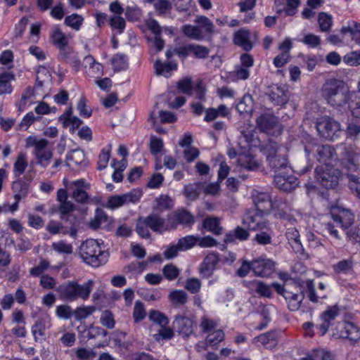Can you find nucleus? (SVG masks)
Returning <instances> with one entry per match:
<instances>
[{"instance_id": "17", "label": "nucleus", "mask_w": 360, "mask_h": 360, "mask_svg": "<svg viewBox=\"0 0 360 360\" xmlns=\"http://www.w3.org/2000/svg\"><path fill=\"white\" fill-rule=\"evenodd\" d=\"M340 309L338 305L328 307L326 310L320 315L321 323L317 327L320 335H324L328 330L330 322L336 319L340 314Z\"/></svg>"}, {"instance_id": "4", "label": "nucleus", "mask_w": 360, "mask_h": 360, "mask_svg": "<svg viewBox=\"0 0 360 360\" xmlns=\"http://www.w3.org/2000/svg\"><path fill=\"white\" fill-rule=\"evenodd\" d=\"M79 255L86 264L98 267L105 264L108 259V255L101 248L98 240L88 239L83 242L79 248Z\"/></svg>"}, {"instance_id": "20", "label": "nucleus", "mask_w": 360, "mask_h": 360, "mask_svg": "<svg viewBox=\"0 0 360 360\" xmlns=\"http://www.w3.org/2000/svg\"><path fill=\"white\" fill-rule=\"evenodd\" d=\"M83 68L90 77H98L103 74V66L97 62L91 55H88L83 60Z\"/></svg>"}, {"instance_id": "23", "label": "nucleus", "mask_w": 360, "mask_h": 360, "mask_svg": "<svg viewBox=\"0 0 360 360\" xmlns=\"http://www.w3.org/2000/svg\"><path fill=\"white\" fill-rule=\"evenodd\" d=\"M15 80V74L9 70L0 72V95L11 94L13 87L12 82Z\"/></svg>"}, {"instance_id": "26", "label": "nucleus", "mask_w": 360, "mask_h": 360, "mask_svg": "<svg viewBox=\"0 0 360 360\" xmlns=\"http://www.w3.org/2000/svg\"><path fill=\"white\" fill-rule=\"evenodd\" d=\"M218 262L219 257L217 253L212 252L208 254L201 264L200 269V274L205 278L210 276Z\"/></svg>"}, {"instance_id": "42", "label": "nucleus", "mask_w": 360, "mask_h": 360, "mask_svg": "<svg viewBox=\"0 0 360 360\" xmlns=\"http://www.w3.org/2000/svg\"><path fill=\"white\" fill-rule=\"evenodd\" d=\"M269 98L277 105H283L287 100L286 92L285 86H275L273 87L269 95Z\"/></svg>"}, {"instance_id": "52", "label": "nucleus", "mask_w": 360, "mask_h": 360, "mask_svg": "<svg viewBox=\"0 0 360 360\" xmlns=\"http://www.w3.org/2000/svg\"><path fill=\"white\" fill-rule=\"evenodd\" d=\"M225 333L221 329L215 330L210 333L206 338L207 344L210 346H217L224 340Z\"/></svg>"}, {"instance_id": "49", "label": "nucleus", "mask_w": 360, "mask_h": 360, "mask_svg": "<svg viewBox=\"0 0 360 360\" xmlns=\"http://www.w3.org/2000/svg\"><path fill=\"white\" fill-rule=\"evenodd\" d=\"M148 317L151 321L160 327L167 326L169 323V318L163 313L157 310H150Z\"/></svg>"}, {"instance_id": "2", "label": "nucleus", "mask_w": 360, "mask_h": 360, "mask_svg": "<svg viewBox=\"0 0 360 360\" xmlns=\"http://www.w3.org/2000/svg\"><path fill=\"white\" fill-rule=\"evenodd\" d=\"M353 91L341 80L330 79L326 81L321 89V97L330 106L338 108L346 105Z\"/></svg>"}, {"instance_id": "54", "label": "nucleus", "mask_w": 360, "mask_h": 360, "mask_svg": "<svg viewBox=\"0 0 360 360\" xmlns=\"http://www.w3.org/2000/svg\"><path fill=\"white\" fill-rule=\"evenodd\" d=\"M110 152H111V146L108 145L106 147H104L99 155L98 160V169L99 170L104 169L107 167L110 158Z\"/></svg>"}, {"instance_id": "15", "label": "nucleus", "mask_w": 360, "mask_h": 360, "mask_svg": "<svg viewBox=\"0 0 360 360\" xmlns=\"http://www.w3.org/2000/svg\"><path fill=\"white\" fill-rule=\"evenodd\" d=\"M330 214L334 221L340 224L344 229H348L354 223V215L348 209L340 207H333Z\"/></svg>"}, {"instance_id": "59", "label": "nucleus", "mask_w": 360, "mask_h": 360, "mask_svg": "<svg viewBox=\"0 0 360 360\" xmlns=\"http://www.w3.org/2000/svg\"><path fill=\"white\" fill-rule=\"evenodd\" d=\"M194 84L192 82V80L189 77L183 78L177 82L176 87L178 90L186 95L191 96L193 95V88Z\"/></svg>"}, {"instance_id": "19", "label": "nucleus", "mask_w": 360, "mask_h": 360, "mask_svg": "<svg viewBox=\"0 0 360 360\" xmlns=\"http://www.w3.org/2000/svg\"><path fill=\"white\" fill-rule=\"evenodd\" d=\"M266 160L269 166L275 169V173L284 170H288L290 172H292V167L290 165H288L285 157L278 154L277 150H275L273 154L268 153L266 155Z\"/></svg>"}, {"instance_id": "51", "label": "nucleus", "mask_w": 360, "mask_h": 360, "mask_svg": "<svg viewBox=\"0 0 360 360\" xmlns=\"http://www.w3.org/2000/svg\"><path fill=\"white\" fill-rule=\"evenodd\" d=\"M149 148L151 154L155 157L159 155L164 150V143L162 139L155 136L150 138Z\"/></svg>"}, {"instance_id": "41", "label": "nucleus", "mask_w": 360, "mask_h": 360, "mask_svg": "<svg viewBox=\"0 0 360 360\" xmlns=\"http://www.w3.org/2000/svg\"><path fill=\"white\" fill-rule=\"evenodd\" d=\"M317 21L320 31L329 32L333 25V16L326 12H320L318 14Z\"/></svg>"}, {"instance_id": "39", "label": "nucleus", "mask_w": 360, "mask_h": 360, "mask_svg": "<svg viewBox=\"0 0 360 360\" xmlns=\"http://www.w3.org/2000/svg\"><path fill=\"white\" fill-rule=\"evenodd\" d=\"M154 68L157 75L168 77L172 70L177 69V64L174 61L162 63L158 60L154 63Z\"/></svg>"}, {"instance_id": "34", "label": "nucleus", "mask_w": 360, "mask_h": 360, "mask_svg": "<svg viewBox=\"0 0 360 360\" xmlns=\"http://www.w3.org/2000/svg\"><path fill=\"white\" fill-rule=\"evenodd\" d=\"M254 342H260L265 348L274 349L278 343L277 335L274 332L262 334L254 338Z\"/></svg>"}, {"instance_id": "33", "label": "nucleus", "mask_w": 360, "mask_h": 360, "mask_svg": "<svg viewBox=\"0 0 360 360\" xmlns=\"http://www.w3.org/2000/svg\"><path fill=\"white\" fill-rule=\"evenodd\" d=\"M249 237L250 233L248 230L240 226H237L235 229L225 235L224 242L226 243H230L235 242L236 240L244 241L247 240Z\"/></svg>"}, {"instance_id": "1", "label": "nucleus", "mask_w": 360, "mask_h": 360, "mask_svg": "<svg viewBox=\"0 0 360 360\" xmlns=\"http://www.w3.org/2000/svg\"><path fill=\"white\" fill-rule=\"evenodd\" d=\"M255 209L249 210L243 218V224L251 231H262L269 228L266 216L269 214L271 200L266 193L258 194L254 199Z\"/></svg>"}, {"instance_id": "64", "label": "nucleus", "mask_w": 360, "mask_h": 360, "mask_svg": "<svg viewBox=\"0 0 360 360\" xmlns=\"http://www.w3.org/2000/svg\"><path fill=\"white\" fill-rule=\"evenodd\" d=\"M101 323L108 329H112L115 326V320L113 314L109 310L102 312L100 318Z\"/></svg>"}, {"instance_id": "30", "label": "nucleus", "mask_w": 360, "mask_h": 360, "mask_svg": "<svg viewBox=\"0 0 360 360\" xmlns=\"http://www.w3.org/2000/svg\"><path fill=\"white\" fill-rule=\"evenodd\" d=\"M340 34L344 36L349 33L352 40L360 46V23L356 21H349L347 25L341 27Z\"/></svg>"}, {"instance_id": "12", "label": "nucleus", "mask_w": 360, "mask_h": 360, "mask_svg": "<svg viewBox=\"0 0 360 360\" xmlns=\"http://www.w3.org/2000/svg\"><path fill=\"white\" fill-rule=\"evenodd\" d=\"M196 327L197 325L193 316L177 314L173 321L174 329L180 336L184 338H188L194 334Z\"/></svg>"}, {"instance_id": "40", "label": "nucleus", "mask_w": 360, "mask_h": 360, "mask_svg": "<svg viewBox=\"0 0 360 360\" xmlns=\"http://www.w3.org/2000/svg\"><path fill=\"white\" fill-rule=\"evenodd\" d=\"M342 165L347 172H358L360 170V154L349 155L342 160Z\"/></svg>"}, {"instance_id": "60", "label": "nucleus", "mask_w": 360, "mask_h": 360, "mask_svg": "<svg viewBox=\"0 0 360 360\" xmlns=\"http://www.w3.org/2000/svg\"><path fill=\"white\" fill-rule=\"evenodd\" d=\"M157 206L156 210H169L174 206V201L169 196L167 195H161L156 199Z\"/></svg>"}, {"instance_id": "11", "label": "nucleus", "mask_w": 360, "mask_h": 360, "mask_svg": "<svg viewBox=\"0 0 360 360\" xmlns=\"http://www.w3.org/2000/svg\"><path fill=\"white\" fill-rule=\"evenodd\" d=\"M63 184L67 190L71 192L72 198L81 204H85L88 202L89 196L86 191L89 188V184L84 179H79L68 182L67 179H63Z\"/></svg>"}, {"instance_id": "5", "label": "nucleus", "mask_w": 360, "mask_h": 360, "mask_svg": "<svg viewBox=\"0 0 360 360\" xmlns=\"http://www.w3.org/2000/svg\"><path fill=\"white\" fill-rule=\"evenodd\" d=\"M25 148L32 149V154L38 165L46 168L50 165L53 151L48 140L37 136H29L25 139Z\"/></svg>"}, {"instance_id": "18", "label": "nucleus", "mask_w": 360, "mask_h": 360, "mask_svg": "<svg viewBox=\"0 0 360 360\" xmlns=\"http://www.w3.org/2000/svg\"><path fill=\"white\" fill-rule=\"evenodd\" d=\"M252 271L258 276H269L274 271V263L269 259H255L252 261Z\"/></svg>"}, {"instance_id": "10", "label": "nucleus", "mask_w": 360, "mask_h": 360, "mask_svg": "<svg viewBox=\"0 0 360 360\" xmlns=\"http://www.w3.org/2000/svg\"><path fill=\"white\" fill-rule=\"evenodd\" d=\"M315 173L316 181L326 189L333 188L338 184L340 173L333 167L319 165L315 169Z\"/></svg>"}, {"instance_id": "31", "label": "nucleus", "mask_w": 360, "mask_h": 360, "mask_svg": "<svg viewBox=\"0 0 360 360\" xmlns=\"http://www.w3.org/2000/svg\"><path fill=\"white\" fill-rule=\"evenodd\" d=\"M28 167L27 155L25 152L18 153L13 163V175L15 178H20Z\"/></svg>"}, {"instance_id": "56", "label": "nucleus", "mask_w": 360, "mask_h": 360, "mask_svg": "<svg viewBox=\"0 0 360 360\" xmlns=\"http://www.w3.org/2000/svg\"><path fill=\"white\" fill-rule=\"evenodd\" d=\"M276 13H285L287 15L292 14V0H275Z\"/></svg>"}, {"instance_id": "32", "label": "nucleus", "mask_w": 360, "mask_h": 360, "mask_svg": "<svg viewBox=\"0 0 360 360\" xmlns=\"http://www.w3.org/2000/svg\"><path fill=\"white\" fill-rule=\"evenodd\" d=\"M111 219L101 209L96 210L94 217L89 221V226L93 229L105 227L110 223Z\"/></svg>"}, {"instance_id": "55", "label": "nucleus", "mask_w": 360, "mask_h": 360, "mask_svg": "<svg viewBox=\"0 0 360 360\" xmlns=\"http://www.w3.org/2000/svg\"><path fill=\"white\" fill-rule=\"evenodd\" d=\"M347 104L352 115L360 119V97L355 92L352 93V96L349 98Z\"/></svg>"}, {"instance_id": "58", "label": "nucleus", "mask_w": 360, "mask_h": 360, "mask_svg": "<svg viewBox=\"0 0 360 360\" xmlns=\"http://www.w3.org/2000/svg\"><path fill=\"white\" fill-rule=\"evenodd\" d=\"M51 248L59 254L70 255L73 251L72 244L68 243L65 240L53 242L51 245Z\"/></svg>"}, {"instance_id": "25", "label": "nucleus", "mask_w": 360, "mask_h": 360, "mask_svg": "<svg viewBox=\"0 0 360 360\" xmlns=\"http://www.w3.org/2000/svg\"><path fill=\"white\" fill-rule=\"evenodd\" d=\"M292 46L290 39H286L279 46V50L281 53L277 56L274 60V65L276 68H281L286 64L290 58V51Z\"/></svg>"}, {"instance_id": "8", "label": "nucleus", "mask_w": 360, "mask_h": 360, "mask_svg": "<svg viewBox=\"0 0 360 360\" xmlns=\"http://www.w3.org/2000/svg\"><path fill=\"white\" fill-rule=\"evenodd\" d=\"M305 152L309 154L310 152L315 151L317 160L324 167H333V165L338 160V156L335 149L328 145H312L305 146Z\"/></svg>"}, {"instance_id": "44", "label": "nucleus", "mask_w": 360, "mask_h": 360, "mask_svg": "<svg viewBox=\"0 0 360 360\" xmlns=\"http://www.w3.org/2000/svg\"><path fill=\"white\" fill-rule=\"evenodd\" d=\"M12 190L14 193L15 200H20L27 193V185L20 179H17L12 184Z\"/></svg>"}, {"instance_id": "57", "label": "nucleus", "mask_w": 360, "mask_h": 360, "mask_svg": "<svg viewBox=\"0 0 360 360\" xmlns=\"http://www.w3.org/2000/svg\"><path fill=\"white\" fill-rule=\"evenodd\" d=\"M353 268L352 259H343L333 266L336 274H348Z\"/></svg>"}, {"instance_id": "22", "label": "nucleus", "mask_w": 360, "mask_h": 360, "mask_svg": "<svg viewBox=\"0 0 360 360\" xmlns=\"http://www.w3.org/2000/svg\"><path fill=\"white\" fill-rule=\"evenodd\" d=\"M67 164L72 169L77 167H84L88 165L85 153L80 149H75L67 155Z\"/></svg>"}, {"instance_id": "47", "label": "nucleus", "mask_w": 360, "mask_h": 360, "mask_svg": "<svg viewBox=\"0 0 360 360\" xmlns=\"http://www.w3.org/2000/svg\"><path fill=\"white\" fill-rule=\"evenodd\" d=\"M112 65L115 71H121L128 67L127 56L122 53H117L111 59Z\"/></svg>"}, {"instance_id": "16", "label": "nucleus", "mask_w": 360, "mask_h": 360, "mask_svg": "<svg viewBox=\"0 0 360 360\" xmlns=\"http://www.w3.org/2000/svg\"><path fill=\"white\" fill-rule=\"evenodd\" d=\"M57 200L59 202L58 210L62 219L70 221L75 206L73 202L68 200V191L65 188H60L57 191Z\"/></svg>"}, {"instance_id": "3", "label": "nucleus", "mask_w": 360, "mask_h": 360, "mask_svg": "<svg viewBox=\"0 0 360 360\" xmlns=\"http://www.w3.org/2000/svg\"><path fill=\"white\" fill-rule=\"evenodd\" d=\"M93 286L94 281L92 280H88L82 284L72 281L60 285L56 291L62 300L70 302L78 300L85 301L89 298Z\"/></svg>"}, {"instance_id": "53", "label": "nucleus", "mask_w": 360, "mask_h": 360, "mask_svg": "<svg viewBox=\"0 0 360 360\" xmlns=\"http://www.w3.org/2000/svg\"><path fill=\"white\" fill-rule=\"evenodd\" d=\"M169 297L174 305H184L187 302L188 295L182 290H175L169 293Z\"/></svg>"}, {"instance_id": "35", "label": "nucleus", "mask_w": 360, "mask_h": 360, "mask_svg": "<svg viewBox=\"0 0 360 360\" xmlns=\"http://www.w3.org/2000/svg\"><path fill=\"white\" fill-rule=\"evenodd\" d=\"M84 22V18L77 13L68 15L64 18V25L72 30L78 32L81 30Z\"/></svg>"}, {"instance_id": "36", "label": "nucleus", "mask_w": 360, "mask_h": 360, "mask_svg": "<svg viewBox=\"0 0 360 360\" xmlns=\"http://www.w3.org/2000/svg\"><path fill=\"white\" fill-rule=\"evenodd\" d=\"M249 38L250 32L248 30L240 29L235 33L233 41L236 45L240 46L245 50L248 51L252 47Z\"/></svg>"}, {"instance_id": "45", "label": "nucleus", "mask_w": 360, "mask_h": 360, "mask_svg": "<svg viewBox=\"0 0 360 360\" xmlns=\"http://www.w3.org/2000/svg\"><path fill=\"white\" fill-rule=\"evenodd\" d=\"M219 325V319H212L207 316L201 318L200 327L204 333H210L215 330Z\"/></svg>"}, {"instance_id": "50", "label": "nucleus", "mask_w": 360, "mask_h": 360, "mask_svg": "<svg viewBox=\"0 0 360 360\" xmlns=\"http://www.w3.org/2000/svg\"><path fill=\"white\" fill-rule=\"evenodd\" d=\"M179 246L182 251H186L198 245V236L188 235L178 240Z\"/></svg>"}, {"instance_id": "14", "label": "nucleus", "mask_w": 360, "mask_h": 360, "mask_svg": "<svg viewBox=\"0 0 360 360\" xmlns=\"http://www.w3.org/2000/svg\"><path fill=\"white\" fill-rule=\"evenodd\" d=\"M145 224L153 231L162 233L167 231H170V221L163 218L158 212H154L145 218Z\"/></svg>"}, {"instance_id": "7", "label": "nucleus", "mask_w": 360, "mask_h": 360, "mask_svg": "<svg viewBox=\"0 0 360 360\" xmlns=\"http://www.w3.org/2000/svg\"><path fill=\"white\" fill-rule=\"evenodd\" d=\"M70 39L71 36L63 32L58 25L52 27L50 32L51 44L58 49L59 56L64 60H67L70 53L68 48Z\"/></svg>"}, {"instance_id": "27", "label": "nucleus", "mask_w": 360, "mask_h": 360, "mask_svg": "<svg viewBox=\"0 0 360 360\" xmlns=\"http://www.w3.org/2000/svg\"><path fill=\"white\" fill-rule=\"evenodd\" d=\"M270 210L274 211L275 217L290 221V216L288 213L290 212L291 208L285 201L281 200L271 201Z\"/></svg>"}, {"instance_id": "61", "label": "nucleus", "mask_w": 360, "mask_h": 360, "mask_svg": "<svg viewBox=\"0 0 360 360\" xmlns=\"http://www.w3.org/2000/svg\"><path fill=\"white\" fill-rule=\"evenodd\" d=\"M110 26L112 30H116L117 33L122 34L126 26L125 20L120 15H112L110 18Z\"/></svg>"}, {"instance_id": "9", "label": "nucleus", "mask_w": 360, "mask_h": 360, "mask_svg": "<svg viewBox=\"0 0 360 360\" xmlns=\"http://www.w3.org/2000/svg\"><path fill=\"white\" fill-rule=\"evenodd\" d=\"M332 331L335 338L348 339L352 342L360 341V327L352 322H339Z\"/></svg>"}, {"instance_id": "63", "label": "nucleus", "mask_w": 360, "mask_h": 360, "mask_svg": "<svg viewBox=\"0 0 360 360\" xmlns=\"http://www.w3.org/2000/svg\"><path fill=\"white\" fill-rule=\"evenodd\" d=\"M349 172L347 173L349 179V188L360 198V170L356 172V174H350Z\"/></svg>"}, {"instance_id": "6", "label": "nucleus", "mask_w": 360, "mask_h": 360, "mask_svg": "<svg viewBox=\"0 0 360 360\" xmlns=\"http://www.w3.org/2000/svg\"><path fill=\"white\" fill-rule=\"evenodd\" d=\"M316 128L321 137L328 140L337 139L342 132L340 123L328 116L321 117L316 122Z\"/></svg>"}, {"instance_id": "28", "label": "nucleus", "mask_w": 360, "mask_h": 360, "mask_svg": "<svg viewBox=\"0 0 360 360\" xmlns=\"http://www.w3.org/2000/svg\"><path fill=\"white\" fill-rule=\"evenodd\" d=\"M197 24L196 27L198 28L201 34H203V39L207 37L210 38L214 33V24L212 22L205 16H198L195 20Z\"/></svg>"}, {"instance_id": "62", "label": "nucleus", "mask_w": 360, "mask_h": 360, "mask_svg": "<svg viewBox=\"0 0 360 360\" xmlns=\"http://www.w3.org/2000/svg\"><path fill=\"white\" fill-rule=\"evenodd\" d=\"M161 328L159 330V331L154 335V339L156 341H160V340H169L172 339L174 337V329L171 328L169 327L164 326L160 327Z\"/></svg>"}, {"instance_id": "24", "label": "nucleus", "mask_w": 360, "mask_h": 360, "mask_svg": "<svg viewBox=\"0 0 360 360\" xmlns=\"http://www.w3.org/2000/svg\"><path fill=\"white\" fill-rule=\"evenodd\" d=\"M59 122H60L64 128H70L72 131L77 129L82 124V120L76 116L72 115V108L70 106L59 117Z\"/></svg>"}, {"instance_id": "29", "label": "nucleus", "mask_w": 360, "mask_h": 360, "mask_svg": "<svg viewBox=\"0 0 360 360\" xmlns=\"http://www.w3.org/2000/svg\"><path fill=\"white\" fill-rule=\"evenodd\" d=\"M294 285H299L302 292L307 294L309 299L313 302H317L319 297L323 298L326 297L324 295H316L314 283L311 280H307L300 283L294 279Z\"/></svg>"}, {"instance_id": "21", "label": "nucleus", "mask_w": 360, "mask_h": 360, "mask_svg": "<svg viewBox=\"0 0 360 360\" xmlns=\"http://www.w3.org/2000/svg\"><path fill=\"white\" fill-rule=\"evenodd\" d=\"M292 172L284 170L276 173L274 176V183L276 186L284 192H290L292 189Z\"/></svg>"}, {"instance_id": "37", "label": "nucleus", "mask_w": 360, "mask_h": 360, "mask_svg": "<svg viewBox=\"0 0 360 360\" xmlns=\"http://www.w3.org/2000/svg\"><path fill=\"white\" fill-rule=\"evenodd\" d=\"M202 186L203 184L201 182L188 184L184 186L183 193L188 200H195L199 197Z\"/></svg>"}, {"instance_id": "46", "label": "nucleus", "mask_w": 360, "mask_h": 360, "mask_svg": "<svg viewBox=\"0 0 360 360\" xmlns=\"http://www.w3.org/2000/svg\"><path fill=\"white\" fill-rule=\"evenodd\" d=\"M182 33L188 38L196 41L203 40V34H201L196 25H184L181 27Z\"/></svg>"}, {"instance_id": "13", "label": "nucleus", "mask_w": 360, "mask_h": 360, "mask_svg": "<svg viewBox=\"0 0 360 360\" xmlns=\"http://www.w3.org/2000/svg\"><path fill=\"white\" fill-rule=\"evenodd\" d=\"M171 229H175L179 225L186 227H192L195 223L194 216L184 208L178 209L168 214Z\"/></svg>"}, {"instance_id": "43", "label": "nucleus", "mask_w": 360, "mask_h": 360, "mask_svg": "<svg viewBox=\"0 0 360 360\" xmlns=\"http://www.w3.org/2000/svg\"><path fill=\"white\" fill-rule=\"evenodd\" d=\"M238 165L248 170L253 171L259 167V164L255 158L250 155L240 154L238 157Z\"/></svg>"}, {"instance_id": "48", "label": "nucleus", "mask_w": 360, "mask_h": 360, "mask_svg": "<svg viewBox=\"0 0 360 360\" xmlns=\"http://www.w3.org/2000/svg\"><path fill=\"white\" fill-rule=\"evenodd\" d=\"M96 310L95 306H82L77 307L73 312V315L76 320L82 321L92 315Z\"/></svg>"}, {"instance_id": "38", "label": "nucleus", "mask_w": 360, "mask_h": 360, "mask_svg": "<svg viewBox=\"0 0 360 360\" xmlns=\"http://www.w3.org/2000/svg\"><path fill=\"white\" fill-rule=\"evenodd\" d=\"M202 228L214 235L222 233V227L220 226V220L218 217H209L202 221Z\"/></svg>"}]
</instances>
